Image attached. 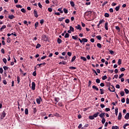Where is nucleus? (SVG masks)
I'll use <instances>...</instances> for the list:
<instances>
[{
	"label": "nucleus",
	"instance_id": "nucleus-1",
	"mask_svg": "<svg viewBox=\"0 0 129 129\" xmlns=\"http://www.w3.org/2000/svg\"><path fill=\"white\" fill-rule=\"evenodd\" d=\"M6 115H7L6 112H5V111H3L1 115V119H4V118H5V117H6Z\"/></svg>",
	"mask_w": 129,
	"mask_h": 129
},
{
	"label": "nucleus",
	"instance_id": "nucleus-2",
	"mask_svg": "<svg viewBox=\"0 0 129 129\" xmlns=\"http://www.w3.org/2000/svg\"><path fill=\"white\" fill-rule=\"evenodd\" d=\"M110 86L113 87V90H111V89H110V87H108V90H109L110 92H114V91H115V88H114V86L112 85H111Z\"/></svg>",
	"mask_w": 129,
	"mask_h": 129
},
{
	"label": "nucleus",
	"instance_id": "nucleus-3",
	"mask_svg": "<svg viewBox=\"0 0 129 129\" xmlns=\"http://www.w3.org/2000/svg\"><path fill=\"white\" fill-rule=\"evenodd\" d=\"M32 90H35L36 89V84H35V82H32Z\"/></svg>",
	"mask_w": 129,
	"mask_h": 129
},
{
	"label": "nucleus",
	"instance_id": "nucleus-4",
	"mask_svg": "<svg viewBox=\"0 0 129 129\" xmlns=\"http://www.w3.org/2000/svg\"><path fill=\"white\" fill-rule=\"evenodd\" d=\"M3 68L5 70V74L6 76H7V72H6V71H7V70H9V67H7V66H5L4 67H3Z\"/></svg>",
	"mask_w": 129,
	"mask_h": 129
},
{
	"label": "nucleus",
	"instance_id": "nucleus-5",
	"mask_svg": "<svg viewBox=\"0 0 129 129\" xmlns=\"http://www.w3.org/2000/svg\"><path fill=\"white\" fill-rule=\"evenodd\" d=\"M104 28L106 31L108 30V22H106L104 25Z\"/></svg>",
	"mask_w": 129,
	"mask_h": 129
},
{
	"label": "nucleus",
	"instance_id": "nucleus-6",
	"mask_svg": "<svg viewBox=\"0 0 129 129\" xmlns=\"http://www.w3.org/2000/svg\"><path fill=\"white\" fill-rule=\"evenodd\" d=\"M75 28L77 30H79V31H81L82 28L81 25L78 24L77 26H75Z\"/></svg>",
	"mask_w": 129,
	"mask_h": 129
},
{
	"label": "nucleus",
	"instance_id": "nucleus-7",
	"mask_svg": "<svg viewBox=\"0 0 129 129\" xmlns=\"http://www.w3.org/2000/svg\"><path fill=\"white\" fill-rule=\"evenodd\" d=\"M34 15L35 18H38L39 17V15H38V12L36 10H34Z\"/></svg>",
	"mask_w": 129,
	"mask_h": 129
},
{
	"label": "nucleus",
	"instance_id": "nucleus-8",
	"mask_svg": "<svg viewBox=\"0 0 129 129\" xmlns=\"http://www.w3.org/2000/svg\"><path fill=\"white\" fill-rule=\"evenodd\" d=\"M99 115L100 117H101V118H104V116H105V113H102L100 114Z\"/></svg>",
	"mask_w": 129,
	"mask_h": 129
},
{
	"label": "nucleus",
	"instance_id": "nucleus-9",
	"mask_svg": "<svg viewBox=\"0 0 129 129\" xmlns=\"http://www.w3.org/2000/svg\"><path fill=\"white\" fill-rule=\"evenodd\" d=\"M8 18L10 20H13V19H15V16L14 15H9Z\"/></svg>",
	"mask_w": 129,
	"mask_h": 129
},
{
	"label": "nucleus",
	"instance_id": "nucleus-10",
	"mask_svg": "<svg viewBox=\"0 0 129 129\" xmlns=\"http://www.w3.org/2000/svg\"><path fill=\"white\" fill-rule=\"evenodd\" d=\"M92 88H93V89H94L95 90H96L97 91H98L99 90L98 88H97V87H96V86H95V85H93L92 86Z\"/></svg>",
	"mask_w": 129,
	"mask_h": 129
},
{
	"label": "nucleus",
	"instance_id": "nucleus-11",
	"mask_svg": "<svg viewBox=\"0 0 129 129\" xmlns=\"http://www.w3.org/2000/svg\"><path fill=\"white\" fill-rule=\"evenodd\" d=\"M121 112H119L118 116V120H120L121 119Z\"/></svg>",
	"mask_w": 129,
	"mask_h": 129
},
{
	"label": "nucleus",
	"instance_id": "nucleus-12",
	"mask_svg": "<svg viewBox=\"0 0 129 129\" xmlns=\"http://www.w3.org/2000/svg\"><path fill=\"white\" fill-rule=\"evenodd\" d=\"M100 113H99V112L95 113L93 114L94 117H97V116H98V115H99Z\"/></svg>",
	"mask_w": 129,
	"mask_h": 129
},
{
	"label": "nucleus",
	"instance_id": "nucleus-13",
	"mask_svg": "<svg viewBox=\"0 0 129 129\" xmlns=\"http://www.w3.org/2000/svg\"><path fill=\"white\" fill-rule=\"evenodd\" d=\"M41 99H41V98H40V99L39 98L36 99V102L37 103H38V104H40V103H41Z\"/></svg>",
	"mask_w": 129,
	"mask_h": 129
},
{
	"label": "nucleus",
	"instance_id": "nucleus-14",
	"mask_svg": "<svg viewBox=\"0 0 129 129\" xmlns=\"http://www.w3.org/2000/svg\"><path fill=\"white\" fill-rule=\"evenodd\" d=\"M41 65H46V63L44 62L43 63H40V64H37V68H40Z\"/></svg>",
	"mask_w": 129,
	"mask_h": 129
},
{
	"label": "nucleus",
	"instance_id": "nucleus-15",
	"mask_svg": "<svg viewBox=\"0 0 129 129\" xmlns=\"http://www.w3.org/2000/svg\"><path fill=\"white\" fill-rule=\"evenodd\" d=\"M124 118H125V119H128V118H129V113H127L126 114V115L124 116Z\"/></svg>",
	"mask_w": 129,
	"mask_h": 129
},
{
	"label": "nucleus",
	"instance_id": "nucleus-16",
	"mask_svg": "<svg viewBox=\"0 0 129 129\" xmlns=\"http://www.w3.org/2000/svg\"><path fill=\"white\" fill-rule=\"evenodd\" d=\"M59 100H60V99L58 97H54V101H55L56 102V103H57V102H59Z\"/></svg>",
	"mask_w": 129,
	"mask_h": 129
},
{
	"label": "nucleus",
	"instance_id": "nucleus-17",
	"mask_svg": "<svg viewBox=\"0 0 129 129\" xmlns=\"http://www.w3.org/2000/svg\"><path fill=\"white\" fill-rule=\"evenodd\" d=\"M70 5L71 6V7H75V4H74V2L73 1H71L70 2Z\"/></svg>",
	"mask_w": 129,
	"mask_h": 129
},
{
	"label": "nucleus",
	"instance_id": "nucleus-18",
	"mask_svg": "<svg viewBox=\"0 0 129 129\" xmlns=\"http://www.w3.org/2000/svg\"><path fill=\"white\" fill-rule=\"evenodd\" d=\"M120 8V6L116 7L115 8V11H116V12H118V11H119Z\"/></svg>",
	"mask_w": 129,
	"mask_h": 129
},
{
	"label": "nucleus",
	"instance_id": "nucleus-19",
	"mask_svg": "<svg viewBox=\"0 0 129 129\" xmlns=\"http://www.w3.org/2000/svg\"><path fill=\"white\" fill-rule=\"evenodd\" d=\"M57 41L58 44H61V43H62V40H61V39L59 38H57Z\"/></svg>",
	"mask_w": 129,
	"mask_h": 129
},
{
	"label": "nucleus",
	"instance_id": "nucleus-20",
	"mask_svg": "<svg viewBox=\"0 0 129 129\" xmlns=\"http://www.w3.org/2000/svg\"><path fill=\"white\" fill-rule=\"evenodd\" d=\"M83 39V43H87L88 42V40L86 38H82Z\"/></svg>",
	"mask_w": 129,
	"mask_h": 129
},
{
	"label": "nucleus",
	"instance_id": "nucleus-21",
	"mask_svg": "<svg viewBox=\"0 0 129 129\" xmlns=\"http://www.w3.org/2000/svg\"><path fill=\"white\" fill-rule=\"evenodd\" d=\"M72 39H73L74 40H77V39H78V36L77 35L73 36Z\"/></svg>",
	"mask_w": 129,
	"mask_h": 129
},
{
	"label": "nucleus",
	"instance_id": "nucleus-22",
	"mask_svg": "<svg viewBox=\"0 0 129 129\" xmlns=\"http://www.w3.org/2000/svg\"><path fill=\"white\" fill-rule=\"evenodd\" d=\"M118 113V108H115V114L116 115H117V113Z\"/></svg>",
	"mask_w": 129,
	"mask_h": 129
},
{
	"label": "nucleus",
	"instance_id": "nucleus-23",
	"mask_svg": "<svg viewBox=\"0 0 129 129\" xmlns=\"http://www.w3.org/2000/svg\"><path fill=\"white\" fill-rule=\"evenodd\" d=\"M60 65H65L66 64V61H62V62H59Z\"/></svg>",
	"mask_w": 129,
	"mask_h": 129
},
{
	"label": "nucleus",
	"instance_id": "nucleus-24",
	"mask_svg": "<svg viewBox=\"0 0 129 129\" xmlns=\"http://www.w3.org/2000/svg\"><path fill=\"white\" fill-rule=\"evenodd\" d=\"M81 60H83V61H86L87 60V59H86V57L84 56H81Z\"/></svg>",
	"mask_w": 129,
	"mask_h": 129
},
{
	"label": "nucleus",
	"instance_id": "nucleus-25",
	"mask_svg": "<svg viewBox=\"0 0 129 129\" xmlns=\"http://www.w3.org/2000/svg\"><path fill=\"white\" fill-rule=\"evenodd\" d=\"M6 28H7V26L6 25H3L2 27L1 28L0 30L1 31H3V30H4Z\"/></svg>",
	"mask_w": 129,
	"mask_h": 129
},
{
	"label": "nucleus",
	"instance_id": "nucleus-26",
	"mask_svg": "<svg viewBox=\"0 0 129 129\" xmlns=\"http://www.w3.org/2000/svg\"><path fill=\"white\" fill-rule=\"evenodd\" d=\"M57 104L58 106H60V107L63 106V103H62V102H59Z\"/></svg>",
	"mask_w": 129,
	"mask_h": 129
},
{
	"label": "nucleus",
	"instance_id": "nucleus-27",
	"mask_svg": "<svg viewBox=\"0 0 129 129\" xmlns=\"http://www.w3.org/2000/svg\"><path fill=\"white\" fill-rule=\"evenodd\" d=\"M104 22H105V20H103V19L101 20H100L99 24L100 25V24H102V23H104Z\"/></svg>",
	"mask_w": 129,
	"mask_h": 129
},
{
	"label": "nucleus",
	"instance_id": "nucleus-28",
	"mask_svg": "<svg viewBox=\"0 0 129 129\" xmlns=\"http://www.w3.org/2000/svg\"><path fill=\"white\" fill-rule=\"evenodd\" d=\"M109 52L110 53V54H111V55H113L114 54V51H113V50L110 49L109 50Z\"/></svg>",
	"mask_w": 129,
	"mask_h": 129
},
{
	"label": "nucleus",
	"instance_id": "nucleus-29",
	"mask_svg": "<svg viewBox=\"0 0 129 129\" xmlns=\"http://www.w3.org/2000/svg\"><path fill=\"white\" fill-rule=\"evenodd\" d=\"M70 30L72 32H74V28L72 26H70Z\"/></svg>",
	"mask_w": 129,
	"mask_h": 129
},
{
	"label": "nucleus",
	"instance_id": "nucleus-30",
	"mask_svg": "<svg viewBox=\"0 0 129 129\" xmlns=\"http://www.w3.org/2000/svg\"><path fill=\"white\" fill-rule=\"evenodd\" d=\"M96 38L98 40H99V41H100L101 40V36L100 35H98L96 36Z\"/></svg>",
	"mask_w": 129,
	"mask_h": 129
},
{
	"label": "nucleus",
	"instance_id": "nucleus-31",
	"mask_svg": "<svg viewBox=\"0 0 129 129\" xmlns=\"http://www.w3.org/2000/svg\"><path fill=\"white\" fill-rule=\"evenodd\" d=\"M76 59V56H74L72 58V60H71V62H74V60Z\"/></svg>",
	"mask_w": 129,
	"mask_h": 129
},
{
	"label": "nucleus",
	"instance_id": "nucleus-32",
	"mask_svg": "<svg viewBox=\"0 0 129 129\" xmlns=\"http://www.w3.org/2000/svg\"><path fill=\"white\" fill-rule=\"evenodd\" d=\"M104 17H105V18H109V14L107 13H106L104 14Z\"/></svg>",
	"mask_w": 129,
	"mask_h": 129
},
{
	"label": "nucleus",
	"instance_id": "nucleus-33",
	"mask_svg": "<svg viewBox=\"0 0 129 129\" xmlns=\"http://www.w3.org/2000/svg\"><path fill=\"white\" fill-rule=\"evenodd\" d=\"M63 12H64V14H68V10H67L66 8L63 9Z\"/></svg>",
	"mask_w": 129,
	"mask_h": 129
},
{
	"label": "nucleus",
	"instance_id": "nucleus-34",
	"mask_svg": "<svg viewBox=\"0 0 129 129\" xmlns=\"http://www.w3.org/2000/svg\"><path fill=\"white\" fill-rule=\"evenodd\" d=\"M25 114H28V113H29V110L28 109V108L25 109Z\"/></svg>",
	"mask_w": 129,
	"mask_h": 129
},
{
	"label": "nucleus",
	"instance_id": "nucleus-35",
	"mask_svg": "<svg viewBox=\"0 0 129 129\" xmlns=\"http://www.w3.org/2000/svg\"><path fill=\"white\" fill-rule=\"evenodd\" d=\"M117 64H118V65H121V59H119L118 60Z\"/></svg>",
	"mask_w": 129,
	"mask_h": 129
},
{
	"label": "nucleus",
	"instance_id": "nucleus-36",
	"mask_svg": "<svg viewBox=\"0 0 129 129\" xmlns=\"http://www.w3.org/2000/svg\"><path fill=\"white\" fill-rule=\"evenodd\" d=\"M128 125H129V124L128 123H125L124 125H123V128H124V129H125V127H126V126H128Z\"/></svg>",
	"mask_w": 129,
	"mask_h": 129
},
{
	"label": "nucleus",
	"instance_id": "nucleus-37",
	"mask_svg": "<svg viewBox=\"0 0 129 129\" xmlns=\"http://www.w3.org/2000/svg\"><path fill=\"white\" fill-rule=\"evenodd\" d=\"M101 122L103 124H104V123H105V118H102Z\"/></svg>",
	"mask_w": 129,
	"mask_h": 129
},
{
	"label": "nucleus",
	"instance_id": "nucleus-38",
	"mask_svg": "<svg viewBox=\"0 0 129 129\" xmlns=\"http://www.w3.org/2000/svg\"><path fill=\"white\" fill-rule=\"evenodd\" d=\"M112 129H119V127L117 126H113Z\"/></svg>",
	"mask_w": 129,
	"mask_h": 129
},
{
	"label": "nucleus",
	"instance_id": "nucleus-39",
	"mask_svg": "<svg viewBox=\"0 0 129 129\" xmlns=\"http://www.w3.org/2000/svg\"><path fill=\"white\" fill-rule=\"evenodd\" d=\"M70 36V35L69 34V33H66L64 35V38H69Z\"/></svg>",
	"mask_w": 129,
	"mask_h": 129
},
{
	"label": "nucleus",
	"instance_id": "nucleus-40",
	"mask_svg": "<svg viewBox=\"0 0 129 129\" xmlns=\"http://www.w3.org/2000/svg\"><path fill=\"white\" fill-rule=\"evenodd\" d=\"M41 47V44L40 43H38L36 46V49H39Z\"/></svg>",
	"mask_w": 129,
	"mask_h": 129
},
{
	"label": "nucleus",
	"instance_id": "nucleus-41",
	"mask_svg": "<svg viewBox=\"0 0 129 129\" xmlns=\"http://www.w3.org/2000/svg\"><path fill=\"white\" fill-rule=\"evenodd\" d=\"M17 81H18V84H19L20 83L21 79L20 78V77L19 76H17Z\"/></svg>",
	"mask_w": 129,
	"mask_h": 129
},
{
	"label": "nucleus",
	"instance_id": "nucleus-42",
	"mask_svg": "<svg viewBox=\"0 0 129 129\" xmlns=\"http://www.w3.org/2000/svg\"><path fill=\"white\" fill-rule=\"evenodd\" d=\"M64 19H65V18H64V17L59 18L58 21L59 22H62V21H63V20H64Z\"/></svg>",
	"mask_w": 129,
	"mask_h": 129
},
{
	"label": "nucleus",
	"instance_id": "nucleus-43",
	"mask_svg": "<svg viewBox=\"0 0 129 129\" xmlns=\"http://www.w3.org/2000/svg\"><path fill=\"white\" fill-rule=\"evenodd\" d=\"M16 8H20V9H22V8H23L22 5H17L16 6Z\"/></svg>",
	"mask_w": 129,
	"mask_h": 129
},
{
	"label": "nucleus",
	"instance_id": "nucleus-44",
	"mask_svg": "<svg viewBox=\"0 0 129 129\" xmlns=\"http://www.w3.org/2000/svg\"><path fill=\"white\" fill-rule=\"evenodd\" d=\"M65 23L67 24H69V23H70V20L69 19H67L65 20Z\"/></svg>",
	"mask_w": 129,
	"mask_h": 129
},
{
	"label": "nucleus",
	"instance_id": "nucleus-45",
	"mask_svg": "<svg viewBox=\"0 0 129 129\" xmlns=\"http://www.w3.org/2000/svg\"><path fill=\"white\" fill-rule=\"evenodd\" d=\"M108 2L107 1L104 2L102 4V7H104L106 4H108Z\"/></svg>",
	"mask_w": 129,
	"mask_h": 129
},
{
	"label": "nucleus",
	"instance_id": "nucleus-46",
	"mask_svg": "<svg viewBox=\"0 0 129 129\" xmlns=\"http://www.w3.org/2000/svg\"><path fill=\"white\" fill-rule=\"evenodd\" d=\"M89 119H91V120L94 119V117L93 115H92V116H89Z\"/></svg>",
	"mask_w": 129,
	"mask_h": 129
},
{
	"label": "nucleus",
	"instance_id": "nucleus-47",
	"mask_svg": "<svg viewBox=\"0 0 129 129\" xmlns=\"http://www.w3.org/2000/svg\"><path fill=\"white\" fill-rule=\"evenodd\" d=\"M58 11L60 13V14H63V11H62V8L58 9Z\"/></svg>",
	"mask_w": 129,
	"mask_h": 129
},
{
	"label": "nucleus",
	"instance_id": "nucleus-48",
	"mask_svg": "<svg viewBox=\"0 0 129 129\" xmlns=\"http://www.w3.org/2000/svg\"><path fill=\"white\" fill-rule=\"evenodd\" d=\"M122 103H124L125 102V99L124 98H122L121 100Z\"/></svg>",
	"mask_w": 129,
	"mask_h": 129
},
{
	"label": "nucleus",
	"instance_id": "nucleus-49",
	"mask_svg": "<svg viewBox=\"0 0 129 129\" xmlns=\"http://www.w3.org/2000/svg\"><path fill=\"white\" fill-rule=\"evenodd\" d=\"M3 73H4V70L3 68H0V74H3Z\"/></svg>",
	"mask_w": 129,
	"mask_h": 129
},
{
	"label": "nucleus",
	"instance_id": "nucleus-50",
	"mask_svg": "<svg viewBox=\"0 0 129 129\" xmlns=\"http://www.w3.org/2000/svg\"><path fill=\"white\" fill-rule=\"evenodd\" d=\"M7 43H11V38L8 37L7 39Z\"/></svg>",
	"mask_w": 129,
	"mask_h": 129
},
{
	"label": "nucleus",
	"instance_id": "nucleus-51",
	"mask_svg": "<svg viewBox=\"0 0 129 129\" xmlns=\"http://www.w3.org/2000/svg\"><path fill=\"white\" fill-rule=\"evenodd\" d=\"M124 91H125V93H126V94H128L129 91L128 89H125Z\"/></svg>",
	"mask_w": 129,
	"mask_h": 129
},
{
	"label": "nucleus",
	"instance_id": "nucleus-52",
	"mask_svg": "<svg viewBox=\"0 0 129 129\" xmlns=\"http://www.w3.org/2000/svg\"><path fill=\"white\" fill-rule=\"evenodd\" d=\"M120 94L121 96H123V95H124V92L123 91H121Z\"/></svg>",
	"mask_w": 129,
	"mask_h": 129
},
{
	"label": "nucleus",
	"instance_id": "nucleus-53",
	"mask_svg": "<svg viewBox=\"0 0 129 129\" xmlns=\"http://www.w3.org/2000/svg\"><path fill=\"white\" fill-rule=\"evenodd\" d=\"M70 69H71V70H74L75 69H76V67H70Z\"/></svg>",
	"mask_w": 129,
	"mask_h": 129
},
{
	"label": "nucleus",
	"instance_id": "nucleus-54",
	"mask_svg": "<svg viewBox=\"0 0 129 129\" xmlns=\"http://www.w3.org/2000/svg\"><path fill=\"white\" fill-rule=\"evenodd\" d=\"M3 83L5 85H7V84H8V83L7 82V80H3Z\"/></svg>",
	"mask_w": 129,
	"mask_h": 129
},
{
	"label": "nucleus",
	"instance_id": "nucleus-55",
	"mask_svg": "<svg viewBox=\"0 0 129 129\" xmlns=\"http://www.w3.org/2000/svg\"><path fill=\"white\" fill-rule=\"evenodd\" d=\"M97 46L98 47V48H101L102 46H101V44L100 43H97Z\"/></svg>",
	"mask_w": 129,
	"mask_h": 129
},
{
	"label": "nucleus",
	"instance_id": "nucleus-56",
	"mask_svg": "<svg viewBox=\"0 0 129 129\" xmlns=\"http://www.w3.org/2000/svg\"><path fill=\"white\" fill-rule=\"evenodd\" d=\"M3 61L5 63V64H7V59L6 58H3Z\"/></svg>",
	"mask_w": 129,
	"mask_h": 129
},
{
	"label": "nucleus",
	"instance_id": "nucleus-57",
	"mask_svg": "<svg viewBox=\"0 0 129 129\" xmlns=\"http://www.w3.org/2000/svg\"><path fill=\"white\" fill-rule=\"evenodd\" d=\"M105 79H107V76L105 75V76H103L102 80H105Z\"/></svg>",
	"mask_w": 129,
	"mask_h": 129
},
{
	"label": "nucleus",
	"instance_id": "nucleus-58",
	"mask_svg": "<svg viewBox=\"0 0 129 129\" xmlns=\"http://www.w3.org/2000/svg\"><path fill=\"white\" fill-rule=\"evenodd\" d=\"M38 6L40 9H42V8H43V6L41 5L40 3H38Z\"/></svg>",
	"mask_w": 129,
	"mask_h": 129
},
{
	"label": "nucleus",
	"instance_id": "nucleus-59",
	"mask_svg": "<svg viewBox=\"0 0 129 129\" xmlns=\"http://www.w3.org/2000/svg\"><path fill=\"white\" fill-rule=\"evenodd\" d=\"M54 116H56L57 117H59V116H60V115L59 114V113H55L54 114Z\"/></svg>",
	"mask_w": 129,
	"mask_h": 129
},
{
	"label": "nucleus",
	"instance_id": "nucleus-60",
	"mask_svg": "<svg viewBox=\"0 0 129 129\" xmlns=\"http://www.w3.org/2000/svg\"><path fill=\"white\" fill-rule=\"evenodd\" d=\"M115 29L116 30H117V31H118L119 32V31H120V28H119V26H115Z\"/></svg>",
	"mask_w": 129,
	"mask_h": 129
},
{
	"label": "nucleus",
	"instance_id": "nucleus-61",
	"mask_svg": "<svg viewBox=\"0 0 129 129\" xmlns=\"http://www.w3.org/2000/svg\"><path fill=\"white\" fill-rule=\"evenodd\" d=\"M124 76V74H121V75H119V79H120V78H121V77H123Z\"/></svg>",
	"mask_w": 129,
	"mask_h": 129
},
{
	"label": "nucleus",
	"instance_id": "nucleus-62",
	"mask_svg": "<svg viewBox=\"0 0 129 129\" xmlns=\"http://www.w3.org/2000/svg\"><path fill=\"white\" fill-rule=\"evenodd\" d=\"M21 11L22 13H24V14H25V13H26V10L24 8L21 9Z\"/></svg>",
	"mask_w": 129,
	"mask_h": 129
},
{
	"label": "nucleus",
	"instance_id": "nucleus-63",
	"mask_svg": "<svg viewBox=\"0 0 129 129\" xmlns=\"http://www.w3.org/2000/svg\"><path fill=\"white\" fill-rule=\"evenodd\" d=\"M96 83H100V80L99 79H97L96 80Z\"/></svg>",
	"mask_w": 129,
	"mask_h": 129
},
{
	"label": "nucleus",
	"instance_id": "nucleus-64",
	"mask_svg": "<svg viewBox=\"0 0 129 129\" xmlns=\"http://www.w3.org/2000/svg\"><path fill=\"white\" fill-rule=\"evenodd\" d=\"M126 104H129V99L128 98H127L126 99Z\"/></svg>",
	"mask_w": 129,
	"mask_h": 129
}]
</instances>
